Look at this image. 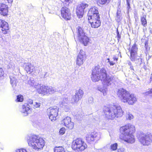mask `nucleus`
<instances>
[{
  "instance_id": "nucleus-1",
  "label": "nucleus",
  "mask_w": 152,
  "mask_h": 152,
  "mask_svg": "<svg viewBox=\"0 0 152 152\" xmlns=\"http://www.w3.org/2000/svg\"><path fill=\"white\" fill-rule=\"evenodd\" d=\"M91 78L94 82L101 80L105 87L110 85L114 80L113 76H107L106 70L104 68L100 69L99 66H96L93 69Z\"/></svg>"
},
{
  "instance_id": "nucleus-2",
  "label": "nucleus",
  "mask_w": 152,
  "mask_h": 152,
  "mask_svg": "<svg viewBox=\"0 0 152 152\" xmlns=\"http://www.w3.org/2000/svg\"><path fill=\"white\" fill-rule=\"evenodd\" d=\"M104 113L106 117L110 120H113L115 118L121 117L123 115V112L121 107L116 105L105 107Z\"/></svg>"
},
{
  "instance_id": "nucleus-3",
  "label": "nucleus",
  "mask_w": 152,
  "mask_h": 152,
  "mask_svg": "<svg viewBox=\"0 0 152 152\" xmlns=\"http://www.w3.org/2000/svg\"><path fill=\"white\" fill-rule=\"evenodd\" d=\"M117 95L122 102L127 103L129 104L133 105L137 101L135 96L133 94H130L123 88L118 90Z\"/></svg>"
},
{
  "instance_id": "nucleus-4",
  "label": "nucleus",
  "mask_w": 152,
  "mask_h": 152,
  "mask_svg": "<svg viewBox=\"0 0 152 152\" xmlns=\"http://www.w3.org/2000/svg\"><path fill=\"white\" fill-rule=\"evenodd\" d=\"M137 137L139 142L143 145L148 146L152 142V135L150 133H140Z\"/></svg>"
},
{
  "instance_id": "nucleus-5",
  "label": "nucleus",
  "mask_w": 152,
  "mask_h": 152,
  "mask_svg": "<svg viewBox=\"0 0 152 152\" xmlns=\"http://www.w3.org/2000/svg\"><path fill=\"white\" fill-rule=\"evenodd\" d=\"M87 145L80 138H78L73 140L72 145L74 150H84L87 147Z\"/></svg>"
},
{
  "instance_id": "nucleus-6",
  "label": "nucleus",
  "mask_w": 152,
  "mask_h": 152,
  "mask_svg": "<svg viewBox=\"0 0 152 152\" xmlns=\"http://www.w3.org/2000/svg\"><path fill=\"white\" fill-rule=\"evenodd\" d=\"M120 130L124 136H126L132 134L135 131V129L134 126L128 124L121 127Z\"/></svg>"
},
{
  "instance_id": "nucleus-7",
  "label": "nucleus",
  "mask_w": 152,
  "mask_h": 152,
  "mask_svg": "<svg viewBox=\"0 0 152 152\" xmlns=\"http://www.w3.org/2000/svg\"><path fill=\"white\" fill-rule=\"evenodd\" d=\"M88 6V4L86 2L83 1L79 4L77 7L76 13L79 18L83 17L86 9Z\"/></svg>"
},
{
  "instance_id": "nucleus-8",
  "label": "nucleus",
  "mask_w": 152,
  "mask_h": 152,
  "mask_svg": "<svg viewBox=\"0 0 152 152\" xmlns=\"http://www.w3.org/2000/svg\"><path fill=\"white\" fill-rule=\"evenodd\" d=\"M58 109L57 107H50L47 109L48 115L51 121H53L58 116Z\"/></svg>"
},
{
  "instance_id": "nucleus-9",
  "label": "nucleus",
  "mask_w": 152,
  "mask_h": 152,
  "mask_svg": "<svg viewBox=\"0 0 152 152\" xmlns=\"http://www.w3.org/2000/svg\"><path fill=\"white\" fill-rule=\"evenodd\" d=\"M28 104L25 103L22 105V109L21 110V112L23 113L24 116H26L30 113L32 110L28 104L31 105L32 107L33 104V101L31 99H29L28 100Z\"/></svg>"
},
{
  "instance_id": "nucleus-10",
  "label": "nucleus",
  "mask_w": 152,
  "mask_h": 152,
  "mask_svg": "<svg viewBox=\"0 0 152 152\" xmlns=\"http://www.w3.org/2000/svg\"><path fill=\"white\" fill-rule=\"evenodd\" d=\"M89 22L91 24L92 28H97L99 27L101 25L100 16L98 17L93 16L91 17H88Z\"/></svg>"
},
{
  "instance_id": "nucleus-11",
  "label": "nucleus",
  "mask_w": 152,
  "mask_h": 152,
  "mask_svg": "<svg viewBox=\"0 0 152 152\" xmlns=\"http://www.w3.org/2000/svg\"><path fill=\"white\" fill-rule=\"evenodd\" d=\"M61 15L65 20H69L71 18L69 10L66 7H62L61 10Z\"/></svg>"
},
{
  "instance_id": "nucleus-12",
  "label": "nucleus",
  "mask_w": 152,
  "mask_h": 152,
  "mask_svg": "<svg viewBox=\"0 0 152 152\" xmlns=\"http://www.w3.org/2000/svg\"><path fill=\"white\" fill-rule=\"evenodd\" d=\"M100 138V134L96 132H93L90 134H87L86 140L88 142L93 141L95 140H99Z\"/></svg>"
},
{
  "instance_id": "nucleus-13",
  "label": "nucleus",
  "mask_w": 152,
  "mask_h": 152,
  "mask_svg": "<svg viewBox=\"0 0 152 152\" xmlns=\"http://www.w3.org/2000/svg\"><path fill=\"white\" fill-rule=\"evenodd\" d=\"M83 92L81 89H79L76 91V93L71 99V102L72 103H76L80 99L83 95Z\"/></svg>"
},
{
  "instance_id": "nucleus-14",
  "label": "nucleus",
  "mask_w": 152,
  "mask_h": 152,
  "mask_svg": "<svg viewBox=\"0 0 152 152\" xmlns=\"http://www.w3.org/2000/svg\"><path fill=\"white\" fill-rule=\"evenodd\" d=\"M85 53L83 50H81L76 59V64L80 66L83 63L85 59Z\"/></svg>"
},
{
  "instance_id": "nucleus-15",
  "label": "nucleus",
  "mask_w": 152,
  "mask_h": 152,
  "mask_svg": "<svg viewBox=\"0 0 152 152\" xmlns=\"http://www.w3.org/2000/svg\"><path fill=\"white\" fill-rule=\"evenodd\" d=\"M37 92L44 95H48V86L43 85L41 84H38L36 87Z\"/></svg>"
},
{
  "instance_id": "nucleus-16",
  "label": "nucleus",
  "mask_w": 152,
  "mask_h": 152,
  "mask_svg": "<svg viewBox=\"0 0 152 152\" xmlns=\"http://www.w3.org/2000/svg\"><path fill=\"white\" fill-rule=\"evenodd\" d=\"M0 28L3 34H6L9 29L8 23L4 20L0 19Z\"/></svg>"
},
{
  "instance_id": "nucleus-17",
  "label": "nucleus",
  "mask_w": 152,
  "mask_h": 152,
  "mask_svg": "<svg viewBox=\"0 0 152 152\" xmlns=\"http://www.w3.org/2000/svg\"><path fill=\"white\" fill-rule=\"evenodd\" d=\"M88 17H91L93 16L95 17L99 16L98 8L95 7H91L88 11Z\"/></svg>"
},
{
  "instance_id": "nucleus-18",
  "label": "nucleus",
  "mask_w": 152,
  "mask_h": 152,
  "mask_svg": "<svg viewBox=\"0 0 152 152\" xmlns=\"http://www.w3.org/2000/svg\"><path fill=\"white\" fill-rule=\"evenodd\" d=\"M62 122L66 126L70 129H72L74 127V123L71 121V118L69 117H67L64 118Z\"/></svg>"
},
{
  "instance_id": "nucleus-19",
  "label": "nucleus",
  "mask_w": 152,
  "mask_h": 152,
  "mask_svg": "<svg viewBox=\"0 0 152 152\" xmlns=\"http://www.w3.org/2000/svg\"><path fill=\"white\" fill-rule=\"evenodd\" d=\"M39 138L36 135H33L29 137L28 139V144L32 148L35 145L36 143Z\"/></svg>"
},
{
  "instance_id": "nucleus-20",
  "label": "nucleus",
  "mask_w": 152,
  "mask_h": 152,
  "mask_svg": "<svg viewBox=\"0 0 152 152\" xmlns=\"http://www.w3.org/2000/svg\"><path fill=\"white\" fill-rule=\"evenodd\" d=\"M130 59L132 61H135L136 64L140 63L142 62V59L139 56L137 55V54H131Z\"/></svg>"
},
{
  "instance_id": "nucleus-21",
  "label": "nucleus",
  "mask_w": 152,
  "mask_h": 152,
  "mask_svg": "<svg viewBox=\"0 0 152 152\" xmlns=\"http://www.w3.org/2000/svg\"><path fill=\"white\" fill-rule=\"evenodd\" d=\"M44 140L42 138H39L38 140H37L35 145H34L33 148L37 150L42 148L44 145Z\"/></svg>"
},
{
  "instance_id": "nucleus-22",
  "label": "nucleus",
  "mask_w": 152,
  "mask_h": 152,
  "mask_svg": "<svg viewBox=\"0 0 152 152\" xmlns=\"http://www.w3.org/2000/svg\"><path fill=\"white\" fill-rule=\"evenodd\" d=\"M25 69L26 72L29 74L31 73L35 70L34 66L30 63L26 64Z\"/></svg>"
},
{
  "instance_id": "nucleus-23",
  "label": "nucleus",
  "mask_w": 152,
  "mask_h": 152,
  "mask_svg": "<svg viewBox=\"0 0 152 152\" xmlns=\"http://www.w3.org/2000/svg\"><path fill=\"white\" fill-rule=\"evenodd\" d=\"M122 139L125 142L130 143H134L135 141L134 137L133 134L123 136Z\"/></svg>"
},
{
  "instance_id": "nucleus-24",
  "label": "nucleus",
  "mask_w": 152,
  "mask_h": 152,
  "mask_svg": "<svg viewBox=\"0 0 152 152\" xmlns=\"http://www.w3.org/2000/svg\"><path fill=\"white\" fill-rule=\"evenodd\" d=\"M9 77L10 79V83L12 87H15L18 82L16 76L11 74L10 75Z\"/></svg>"
},
{
  "instance_id": "nucleus-25",
  "label": "nucleus",
  "mask_w": 152,
  "mask_h": 152,
  "mask_svg": "<svg viewBox=\"0 0 152 152\" xmlns=\"http://www.w3.org/2000/svg\"><path fill=\"white\" fill-rule=\"evenodd\" d=\"M77 29V33L79 39L81 38V37L85 35V33L84 32L83 29L80 27L78 26Z\"/></svg>"
},
{
  "instance_id": "nucleus-26",
  "label": "nucleus",
  "mask_w": 152,
  "mask_h": 152,
  "mask_svg": "<svg viewBox=\"0 0 152 152\" xmlns=\"http://www.w3.org/2000/svg\"><path fill=\"white\" fill-rule=\"evenodd\" d=\"M79 39L85 46L87 45L89 42V38L86 35L81 37Z\"/></svg>"
},
{
  "instance_id": "nucleus-27",
  "label": "nucleus",
  "mask_w": 152,
  "mask_h": 152,
  "mask_svg": "<svg viewBox=\"0 0 152 152\" xmlns=\"http://www.w3.org/2000/svg\"><path fill=\"white\" fill-rule=\"evenodd\" d=\"M122 19V17L121 14V11L119 9H118L115 17V20L117 22L119 23L121 20Z\"/></svg>"
},
{
  "instance_id": "nucleus-28",
  "label": "nucleus",
  "mask_w": 152,
  "mask_h": 152,
  "mask_svg": "<svg viewBox=\"0 0 152 152\" xmlns=\"http://www.w3.org/2000/svg\"><path fill=\"white\" fill-rule=\"evenodd\" d=\"M146 15H143L140 17V20L141 24L144 27H145L147 25V22L146 20Z\"/></svg>"
},
{
  "instance_id": "nucleus-29",
  "label": "nucleus",
  "mask_w": 152,
  "mask_h": 152,
  "mask_svg": "<svg viewBox=\"0 0 152 152\" xmlns=\"http://www.w3.org/2000/svg\"><path fill=\"white\" fill-rule=\"evenodd\" d=\"M138 48L135 43L132 46L130 50L131 54H137Z\"/></svg>"
},
{
  "instance_id": "nucleus-30",
  "label": "nucleus",
  "mask_w": 152,
  "mask_h": 152,
  "mask_svg": "<svg viewBox=\"0 0 152 152\" xmlns=\"http://www.w3.org/2000/svg\"><path fill=\"white\" fill-rule=\"evenodd\" d=\"M48 95L53 94L56 92L58 91V90L57 89L48 86Z\"/></svg>"
},
{
  "instance_id": "nucleus-31",
  "label": "nucleus",
  "mask_w": 152,
  "mask_h": 152,
  "mask_svg": "<svg viewBox=\"0 0 152 152\" xmlns=\"http://www.w3.org/2000/svg\"><path fill=\"white\" fill-rule=\"evenodd\" d=\"M54 152H66L64 148L61 147H56L55 148Z\"/></svg>"
},
{
  "instance_id": "nucleus-32",
  "label": "nucleus",
  "mask_w": 152,
  "mask_h": 152,
  "mask_svg": "<svg viewBox=\"0 0 152 152\" xmlns=\"http://www.w3.org/2000/svg\"><path fill=\"white\" fill-rule=\"evenodd\" d=\"M28 83L31 86H34L36 88L37 87V86L35 85V81L34 80L33 78H30L29 80L28 81Z\"/></svg>"
},
{
  "instance_id": "nucleus-33",
  "label": "nucleus",
  "mask_w": 152,
  "mask_h": 152,
  "mask_svg": "<svg viewBox=\"0 0 152 152\" xmlns=\"http://www.w3.org/2000/svg\"><path fill=\"white\" fill-rule=\"evenodd\" d=\"M7 5L2 3H0V11L5 10H8Z\"/></svg>"
},
{
  "instance_id": "nucleus-34",
  "label": "nucleus",
  "mask_w": 152,
  "mask_h": 152,
  "mask_svg": "<svg viewBox=\"0 0 152 152\" xmlns=\"http://www.w3.org/2000/svg\"><path fill=\"white\" fill-rule=\"evenodd\" d=\"M69 101V99L68 97H65L62 100L61 103V104L62 105H64L65 104H67Z\"/></svg>"
},
{
  "instance_id": "nucleus-35",
  "label": "nucleus",
  "mask_w": 152,
  "mask_h": 152,
  "mask_svg": "<svg viewBox=\"0 0 152 152\" xmlns=\"http://www.w3.org/2000/svg\"><path fill=\"white\" fill-rule=\"evenodd\" d=\"M118 147V144L117 143H115L111 145L110 146V148L112 151L116 150Z\"/></svg>"
},
{
  "instance_id": "nucleus-36",
  "label": "nucleus",
  "mask_w": 152,
  "mask_h": 152,
  "mask_svg": "<svg viewBox=\"0 0 152 152\" xmlns=\"http://www.w3.org/2000/svg\"><path fill=\"white\" fill-rule=\"evenodd\" d=\"M8 13V10H4L0 11V14L4 16H6L7 15Z\"/></svg>"
},
{
  "instance_id": "nucleus-37",
  "label": "nucleus",
  "mask_w": 152,
  "mask_h": 152,
  "mask_svg": "<svg viewBox=\"0 0 152 152\" xmlns=\"http://www.w3.org/2000/svg\"><path fill=\"white\" fill-rule=\"evenodd\" d=\"M23 96L21 95H19L17 96V100L18 102H21L23 100Z\"/></svg>"
},
{
  "instance_id": "nucleus-38",
  "label": "nucleus",
  "mask_w": 152,
  "mask_h": 152,
  "mask_svg": "<svg viewBox=\"0 0 152 152\" xmlns=\"http://www.w3.org/2000/svg\"><path fill=\"white\" fill-rule=\"evenodd\" d=\"M110 0H99V3L102 4H105L106 2L108 3L109 2Z\"/></svg>"
},
{
  "instance_id": "nucleus-39",
  "label": "nucleus",
  "mask_w": 152,
  "mask_h": 152,
  "mask_svg": "<svg viewBox=\"0 0 152 152\" xmlns=\"http://www.w3.org/2000/svg\"><path fill=\"white\" fill-rule=\"evenodd\" d=\"M40 104H41L40 103L35 102L33 104L32 107H34L36 108L39 107L40 106Z\"/></svg>"
},
{
  "instance_id": "nucleus-40",
  "label": "nucleus",
  "mask_w": 152,
  "mask_h": 152,
  "mask_svg": "<svg viewBox=\"0 0 152 152\" xmlns=\"http://www.w3.org/2000/svg\"><path fill=\"white\" fill-rule=\"evenodd\" d=\"M126 117L127 119L131 120L133 119L134 117L132 114L129 113L127 114Z\"/></svg>"
},
{
  "instance_id": "nucleus-41",
  "label": "nucleus",
  "mask_w": 152,
  "mask_h": 152,
  "mask_svg": "<svg viewBox=\"0 0 152 152\" xmlns=\"http://www.w3.org/2000/svg\"><path fill=\"white\" fill-rule=\"evenodd\" d=\"M146 95L152 96V88L145 93Z\"/></svg>"
},
{
  "instance_id": "nucleus-42",
  "label": "nucleus",
  "mask_w": 152,
  "mask_h": 152,
  "mask_svg": "<svg viewBox=\"0 0 152 152\" xmlns=\"http://www.w3.org/2000/svg\"><path fill=\"white\" fill-rule=\"evenodd\" d=\"M65 129L64 128H62L60 130L59 133L61 134L62 135L65 133Z\"/></svg>"
},
{
  "instance_id": "nucleus-43",
  "label": "nucleus",
  "mask_w": 152,
  "mask_h": 152,
  "mask_svg": "<svg viewBox=\"0 0 152 152\" xmlns=\"http://www.w3.org/2000/svg\"><path fill=\"white\" fill-rule=\"evenodd\" d=\"M16 152H27V151L24 149H20L17 150Z\"/></svg>"
},
{
  "instance_id": "nucleus-44",
  "label": "nucleus",
  "mask_w": 152,
  "mask_h": 152,
  "mask_svg": "<svg viewBox=\"0 0 152 152\" xmlns=\"http://www.w3.org/2000/svg\"><path fill=\"white\" fill-rule=\"evenodd\" d=\"M117 37L118 38V40H119V39H120L121 38V36L119 34V32L118 31V29H117Z\"/></svg>"
},
{
  "instance_id": "nucleus-45",
  "label": "nucleus",
  "mask_w": 152,
  "mask_h": 152,
  "mask_svg": "<svg viewBox=\"0 0 152 152\" xmlns=\"http://www.w3.org/2000/svg\"><path fill=\"white\" fill-rule=\"evenodd\" d=\"M118 152H125V149L123 148H121L118 150Z\"/></svg>"
},
{
  "instance_id": "nucleus-46",
  "label": "nucleus",
  "mask_w": 152,
  "mask_h": 152,
  "mask_svg": "<svg viewBox=\"0 0 152 152\" xmlns=\"http://www.w3.org/2000/svg\"><path fill=\"white\" fill-rule=\"evenodd\" d=\"M88 102L90 103H92L93 102V98L92 97H90L88 99Z\"/></svg>"
},
{
  "instance_id": "nucleus-47",
  "label": "nucleus",
  "mask_w": 152,
  "mask_h": 152,
  "mask_svg": "<svg viewBox=\"0 0 152 152\" xmlns=\"http://www.w3.org/2000/svg\"><path fill=\"white\" fill-rule=\"evenodd\" d=\"M145 47L146 50H148V42L147 41H146L145 42Z\"/></svg>"
},
{
  "instance_id": "nucleus-48",
  "label": "nucleus",
  "mask_w": 152,
  "mask_h": 152,
  "mask_svg": "<svg viewBox=\"0 0 152 152\" xmlns=\"http://www.w3.org/2000/svg\"><path fill=\"white\" fill-rule=\"evenodd\" d=\"M4 1L6 3H11L12 2L13 0H4Z\"/></svg>"
},
{
  "instance_id": "nucleus-49",
  "label": "nucleus",
  "mask_w": 152,
  "mask_h": 152,
  "mask_svg": "<svg viewBox=\"0 0 152 152\" xmlns=\"http://www.w3.org/2000/svg\"><path fill=\"white\" fill-rule=\"evenodd\" d=\"M47 72H44V74L43 75L42 74V75H41V77L42 78L45 77L46 75L47 74Z\"/></svg>"
},
{
  "instance_id": "nucleus-50",
  "label": "nucleus",
  "mask_w": 152,
  "mask_h": 152,
  "mask_svg": "<svg viewBox=\"0 0 152 152\" xmlns=\"http://www.w3.org/2000/svg\"><path fill=\"white\" fill-rule=\"evenodd\" d=\"M126 3H127V5L128 6L127 8L129 9L130 8V2H126Z\"/></svg>"
},
{
  "instance_id": "nucleus-51",
  "label": "nucleus",
  "mask_w": 152,
  "mask_h": 152,
  "mask_svg": "<svg viewBox=\"0 0 152 152\" xmlns=\"http://www.w3.org/2000/svg\"><path fill=\"white\" fill-rule=\"evenodd\" d=\"M109 64H110V65H114L115 63L113 62L112 61H110L109 62Z\"/></svg>"
},
{
  "instance_id": "nucleus-52",
  "label": "nucleus",
  "mask_w": 152,
  "mask_h": 152,
  "mask_svg": "<svg viewBox=\"0 0 152 152\" xmlns=\"http://www.w3.org/2000/svg\"><path fill=\"white\" fill-rule=\"evenodd\" d=\"M127 63H128V64L129 65V66H132V63L130 61H128V62H127Z\"/></svg>"
},
{
  "instance_id": "nucleus-53",
  "label": "nucleus",
  "mask_w": 152,
  "mask_h": 152,
  "mask_svg": "<svg viewBox=\"0 0 152 152\" xmlns=\"http://www.w3.org/2000/svg\"><path fill=\"white\" fill-rule=\"evenodd\" d=\"M130 69L131 70H133V71L134 70V69L133 68V67L132 65L130 66Z\"/></svg>"
},
{
  "instance_id": "nucleus-54",
  "label": "nucleus",
  "mask_w": 152,
  "mask_h": 152,
  "mask_svg": "<svg viewBox=\"0 0 152 152\" xmlns=\"http://www.w3.org/2000/svg\"><path fill=\"white\" fill-rule=\"evenodd\" d=\"M72 0H65V1L66 2H68L69 3H70V2L72 1Z\"/></svg>"
},
{
  "instance_id": "nucleus-55",
  "label": "nucleus",
  "mask_w": 152,
  "mask_h": 152,
  "mask_svg": "<svg viewBox=\"0 0 152 152\" xmlns=\"http://www.w3.org/2000/svg\"><path fill=\"white\" fill-rule=\"evenodd\" d=\"M113 59L114 60H116V61H117L118 60V58H116L115 57V56H114L113 57Z\"/></svg>"
},
{
  "instance_id": "nucleus-56",
  "label": "nucleus",
  "mask_w": 152,
  "mask_h": 152,
  "mask_svg": "<svg viewBox=\"0 0 152 152\" xmlns=\"http://www.w3.org/2000/svg\"><path fill=\"white\" fill-rule=\"evenodd\" d=\"M150 32L151 33H152V28H151V27H150Z\"/></svg>"
},
{
  "instance_id": "nucleus-57",
  "label": "nucleus",
  "mask_w": 152,
  "mask_h": 152,
  "mask_svg": "<svg viewBox=\"0 0 152 152\" xmlns=\"http://www.w3.org/2000/svg\"><path fill=\"white\" fill-rule=\"evenodd\" d=\"M131 0H126V2H130Z\"/></svg>"
},
{
  "instance_id": "nucleus-58",
  "label": "nucleus",
  "mask_w": 152,
  "mask_h": 152,
  "mask_svg": "<svg viewBox=\"0 0 152 152\" xmlns=\"http://www.w3.org/2000/svg\"><path fill=\"white\" fill-rule=\"evenodd\" d=\"M1 147V149H3V148H2V147H1V143H0V147Z\"/></svg>"
},
{
  "instance_id": "nucleus-59",
  "label": "nucleus",
  "mask_w": 152,
  "mask_h": 152,
  "mask_svg": "<svg viewBox=\"0 0 152 152\" xmlns=\"http://www.w3.org/2000/svg\"><path fill=\"white\" fill-rule=\"evenodd\" d=\"M107 60H108V62H109L110 61V59L108 58L107 59Z\"/></svg>"
},
{
  "instance_id": "nucleus-60",
  "label": "nucleus",
  "mask_w": 152,
  "mask_h": 152,
  "mask_svg": "<svg viewBox=\"0 0 152 152\" xmlns=\"http://www.w3.org/2000/svg\"><path fill=\"white\" fill-rule=\"evenodd\" d=\"M151 118H152V112L151 113Z\"/></svg>"
},
{
  "instance_id": "nucleus-61",
  "label": "nucleus",
  "mask_w": 152,
  "mask_h": 152,
  "mask_svg": "<svg viewBox=\"0 0 152 152\" xmlns=\"http://www.w3.org/2000/svg\"><path fill=\"white\" fill-rule=\"evenodd\" d=\"M150 79H152V76L151 77H150Z\"/></svg>"
}]
</instances>
